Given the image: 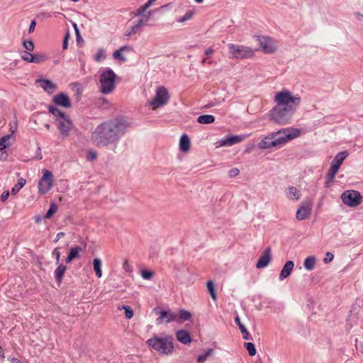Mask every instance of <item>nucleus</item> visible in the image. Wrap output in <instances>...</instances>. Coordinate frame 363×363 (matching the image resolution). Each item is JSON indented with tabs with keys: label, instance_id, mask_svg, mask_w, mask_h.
Returning <instances> with one entry per match:
<instances>
[{
	"label": "nucleus",
	"instance_id": "nucleus-24",
	"mask_svg": "<svg viewBox=\"0 0 363 363\" xmlns=\"http://www.w3.org/2000/svg\"><path fill=\"white\" fill-rule=\"evenodd\" d=\"M235 322L239 327V329L242 335V337L245 340H250L251 336L250 333L247 331L245 325L241 323L240 318L238 315H237L235 318Z\"/></svg>",
	"mask_w": 363,
	"mask_h": 363
},
{
	"label": "nucleus",
	"instance_id": "nucleus-44",
	"mask_svg": "<svg viewBox=\"0 0 363 363\" xmlns=\"http://www.w3.org/2000/svg\"><path fill=\"white\" fill-rule=\"evenodd\" d=\"M216 147H221L225 146H230L228 138L218 140L216 143Z\"/></svg>",
	"mask_w": 363,
	"mask_h": 363
},
{
	"label": "nucleus",
	"instance_id": "nucleus-58",
	"mask_svg": "<svg viewBox=\"0 0 363 363\" xmlns=\"http://www.w3.org/2000/svg\"><path fill=\"white\" fill-rule=\"evenodd\" d=\"M73 27L74 28L75 33H76V35H77V40L78 41L81 38L80 34H79V29L77 28V25L76 23H73Z\"/></svg>",
	"mask_w": 363,
	"mask_h": 363
},
{
	"label": "nucleus",
	"instance_id": "nucleus-1",
	"mask_svg": "<svg viewBox=\"0 0 363 363\" xmlns=\"http://www.w3.org/2000/svg\"><path fill=\"white\" fill-rule=\"evenodd\" d=\"M130 128L125 119L116 118L99 125L91 134V141L98 147H107L118 142Z\"/></svg>",
	"mask_w": 363,
	"mask_h": 363
},
{
	"label": "nucleus",
	"instance_id": "nucleus-15",
	"mask_svg": "<svg viewBox=\"0 0 363 363\" xmlns=\"http://www.w3.org/2000/svg\"><path fill=\"white\" fill-rule=\"evenodd\" d=\"M57 121L58 128L60 130L61 134L65 137L68 136L72 128L71 120L66 116Z\"/></svg>",
	"mask_w": 363,
	"mask_h": 363
},
{
	"label": "nucleus",
	"instance_id": "nucleus-51",
	"mask_svg": "<svg viewBox=\"0 0 363 363\" xmlns=\"http://www.w3.org/2000/svg\"><path fill=\"white\" fill-rule=\"evenodd\" d=\"M333 258H334L333 255L331 252H328L325 254V257L323 259V262L325 263L330 262L333 261Z\"/></svg>",
	"mask_w": 363,
	"mask_h": 363
},
{
	"label": "nucleus",
	"instance_id": "nucleus-18",
	"mask_svg": "<svg viewBox=\"0 0 363 363\" xmlns=\"http://www.w3.org/2000/svg\"><path fill=\"white\" fill-rule=\"evenodd\" d=\"M273 147H277L276 140L274 139L273 133H271L264 137L259 143L258 147L259 149H269Z\"/></svg>",
	"mask_w": 363,
	"mask_h": 363
},
{
	"label": "nucleus",
	"instance_id": "nucleus-21",
	"mask_svg": "<svg viewBox=\"0 0 363 363\" xmlns=\"http://www.w3.org/2000/svg\"><path fill=\"white\" fill-rule=\"evenodd\" d=\"M36 83L50 94H52L56 88L55 84L48 79H37Z\"/></svg>",
	"mask_w": 363,
	"mask_h": 363
},
{
	"label": "nucleus",
	"instance_id": "nucleus-46",
	"mask_svg": "<svg viewBox=\"0 0 363 363\" xmlns=\"http://www.w3.org/2000/svg\"><path fill=\"white\" fill-rule=\"evenodd\" d=\"M33 54L30 53L28 51H22L21 52V58L27 62H30V57H33Z\"/></svg>",
	"mask_w": 363,
	"mask_h": 363
},
{
	"label": "nucleus",
	"instance_id": "nucleus-30",
	"mask_svg": "<svg viewBox=\"0 0 363 363\" xmlns=\"http://www.w3.org/2000/svg\"><path fill=\"white\" fill-rule=\"evenodd\" d=\"M191 317V314L190 312H189L186 310L181 309L179 311V314H177V319H178L177 322L182 323L185 320H189Z\"/></svg>",
	"mask_w": 363,
	"mask_h": 363
},
{
	"label": "nucleus",
	"instance_id": "nucleus-36",
	"mask_svg": "<svg viewBox=\"0 0 363 363\" xmlns=\"http://www.w3.org/2000/svg\"><path fill=\"white\" fill-rule=\"evenodd\" d=\"M193 15H194L193 11H188L186 12V13L183 16L177 18V21L179 23H184L186 21L190 20L193 17Z\"/></svg>",
	"mask_w": 363,
	"mask_h": 363
},
{
	"label": "nucleus",
	"instance_id": "nucleus-64",
	"mask_svg": "<svg viewBox=\"0 0 363 363\" xmlns=\"http://www.w3.org/2000/svg\"><path fill=\"white\" fill-rule=\"evenodd\" d=\"M123 268L125 271H128V269H129V264L128 263L127 261H125L124 263H123Z\"/></svg>",
	"mask_w": 363,
	"mask_h": 363
},
{
	"label": "nucleus",
	"instance_id": "nucleus-38",
	"mask_svg": "<svg viewBox=\"0 0 363 363\" xmlns=\"http://www.w3.org/2000/svg\"><path fill=\"white\" fill-rule=\"evenodd\" d=\"M57 209H58V207L56 203H51L50 208L48 209V211H47V213L45 216V218H51L52 216V215L57 212Z\"/></svg>",
	"mask_w": 363,
	"mask_h": 363
},
{
	"label": "nucleus",
	"instance_id": "nucleus-33",
	"mask_svg": "<svg viewBox=\"0 0 363 363\" xmlns=\"http://www.w3.org/2000/svg\"><path fill=\"white\" fill-rule=\"evenodd\" d=\"M106 58V53L105 50L103 48H100L97 50L96 53L94 56V60L96 62H100L101 60H104Z\"/></svg>",
	"mask_w": 363,
	"mask_h": 363
},
{
	"label": "nucleus",
	"instance_id": "nucleus-27",
	"mask_svg": "<svg viewBox=\"0 0 363 363\" xmlns=\"http://www.w3.org/2000/svg\"><path fill=\"white\" fill-rule=\"evenodd\" d=\"M215 121L213 115H201L197 118V122L201 124H211Z\"/></svg>",
	"mask_w": 363,
	"mask_h": 363
},
{
	"label": "nucleus",
	"instance_id": "nucleus-52",
	"mask_svg": "<svg viewBox=\"0 0 363 363\" xmlns=\"http://www.w3.org/2000/svg\"><path fill=\"white\" fill-rule=\"evenodd\" d=\"M148 6H146L145 4L143 6H140L137 11L138 16H143L145 11L148 9Z\"/></svg>",
	"mask_w": 363,
	"mask_h": 363
},
{
	"label": "nucleus",
	"instance_id": "nucleus-22",
	"mask_svg": "<svg viewBox=\"0 0 363 363\" xmlns=\"http://www.w3.org/2000/svg\"><path fill=\"white\" fill-rule=\"evenodd\" d=\"M176 337L181 343L186 345L191 342L189 332L184 330H179L176 333Z\"/></svg>",
	"mask_w": 363,
	"mask_h": 363
},
{
	"label": "nucleus",
	"instance_id": "nucleus-13",
	"mask_svg": "<svg viewBox=\"0 0 363 363\" xmlns=\"http://www.w3.org/2000/svg\"><path fill=\"white\" fill-rule=\"evenodd\" d=\"M312 203L310 201H303L296 213L298 220H303L308 218L311 213Z\"/></svg>",
	"mask_w": 363,
	"mask_h": 363
},
{
	"label": "nucleus",
	"instance_id": "nucleus-40",
	"mask_svg": "<svg viewBox=\"0 0 363 363\" xmlns=\"http://www.w3.org/2000/svg\"><path fill=\"white\" fill-rule=\"evenodd\" d=\"M11 135H6L0 138V150H4L9 144L7 141L11 138Z\"/></svg>",
	"mask_w": 363,
	"mask_h": 363
},
{
	"label": "nucleus",
	"instance_id": "nucleus-53",
	"mask_svg": "<svg viewBox=\"0 0 363 363\" xmlns=\"http://www.w3.org/2000/svg\"><path fill=\"white\" fill-rule=\"evenodd\" d=\"M52 254L55 256L56 264H58L59 262H60V255H61V253H60L59 249L58 248H55L53 250Z\"/></svg>",
	"mask_w": 363,
	"mask_h": 363
},
{
	"label": "nucleus",
	"instance_id": "nucleus-57",
	"mask_svg": "<svg viewBox=\"0 0 363 363\" xmlns=\"http://www.w3.org/2000/svg\"><path fill=\"white\" fill-rule=\"evenodd\" d=\"M35 26H36V23H35V21L34 20H33L30 22V26H29V29H28V33H32L34 31Z\"/></svg>",
	"mask_w": 363,
	"mask_h": 363
},
{
	"label": "nucleus",
	"instance_id": "nucleus-39",
	"mask_svg": "<svg viewBox=\"0 0 363 363\" xmlns=\"http://www.w3.org/2000/svg\"><path fill=\"white\" fill-rule=\"evenodd\" d=\"M82 252V248L79 246L71 247L69 250V255L74 258L76 259L79 257L80 252Z\"/></svg>",
	"mask_w": 363,
	"mask_h": 363
},
{
	"label": "nucleus",
	"instance_id": "nucleus-25",
	"mask_svg": "<svg viewBox=\"0 0 363 363\" xmlns=\"http://www.w3.org/2000/svg\"><path fill=\"white\" fill-rule=\"evenodd\" d=\"M67 269V267L62 264H58L54 274L56 281L60 284L62 281L64 274Z\"/></svg>",
	"mask_w": 363,
	"mask_h": 363
},
{
	"label": "nucleus",
	"instance_id": "nucleus-11",
	"mask_svg": "<svg viewBox=\"0 0 363 363\" xmlns=\"http://www.w3.org/2000/svg\"><path fill=\"white\" fill-rule=\"evenodd\" d=\"M53 185L52 173L47 169L43 170V175L38 182V191L44 194L48 192Z\"/></svg>",
	"mask_w": 363,
	"mask_h": 363
},
{
	"label": "nucleus",
	"instance_id": "nucleus-19",
	"mask_svg": "<svg viewBox=\"0 0 363 363\" xmlns=\"http://www.w3.org/2000/svg\"><path fill=\"white\" fill-rule=\"evenodd\" d=\"M53 101L59 106L65 108L71 107V101L69 96L65 93H60L53 97Z\"/></svg>",
	"mask_w": 363,
	"mask_h": 363
},
{
	"label": "nucleus",
	"instance_id": "nucleus-62",
	"mask_svg": "<svg viewBox=\"0 0 363 363\" xmlns=\"http://www.w3.org/2000/svg\"><path fill=\"white\" fill-rule=\"evenodd\" d=\"M155 1L156 0H148L147 2L145 4L146 6H148L150 8Z\"/></svg>",
	"mask_w": 363,
	"mask_h": 363
},
{
	"label": "nucleus",
	"instance_id": "nucleus-45",
	"mask_svg": "<svg viewBox=\"0 0 363 363\" xmlns=\"http://www.w3.org/2000/svg\"><path fill=\"white\" fill-rule=\"evenodd\" d=\"M23 48L27 51H33L34 50V43L31 40H26L23 43Z\"/></svg>",
	"mask_w": 363,
	"mask_h": 363
},
{
	"label": "nucleus",
	"instance_id": "nucleus-20",
	"mask_svg": "<svg viewBox=\"0 0 363 363\" xmlns=\"http://www.w3.org/2000/svg\"><path fill=\"white\" fill-rule=\"evenodd\" d=\"M294 267V263L293 261H287L284 265L280 274H279V279L281 281L287 278L291 273L292 272Z\"/></svg>",
	"mask_w": 363,
	"mask_h": 363
},
{
	"label": "nucleus",
	"instance_id": "nucleus-47",
	"mask_svg": "<svg viewBox=\"0 0 363 363\" xmlns=\"http://www.w3.org/2000/svg\"><path fill=\"white\" fill-rule=\"evenodd\" d=\"M139 30H140V29L138 28V26L136 25H134L133 26H132L130 29H128L126 31L125 35L130 36L132 35L137 33L138 32H139Z\"/></svg>",
	"mask_w": 363,
	"mask_h": 363
},
{
	"label": "nucleus",
	"instance_id": "nucleus-37",
	"mask_svg": "<svg viewBox=\"0 0 363 363\" xmlns=\"http://www.w3.org/2000/svg\"><path fill=\"white\" fill-rule=\"evenodd\" d=\"M244 347L247 350L250 356H255L256 354V349L252 342H245Z\"/></svg>",
	"mask_w": 363,
	"mask_h": 363
},
{
	"label": "nucleus",
	"instance_id": "nucleus-41",
	"mask_svg": "<svg viewBox=\"0 0 363 363\" xmlns=\"http://www.w3.org/2000/svg\"><path fill=\"white\" fill-rule=\"evenodd\" d=\"M45 59V56L40 54L33 55V57H30V62L33 63H40L44 61Z\"/></svg>",
	"mask_w": 363,
	"mask_h": 363
},
{
	"label": "nucleus",
	"instance_id": "nucleus-5",
	"mask_svg": "<svg viewBox=\"0 0 363 363\" xmlns=\"http://www.w3.org/2000/svg\"><path fill=\"white\" fill-rule=\"evenodd\" d=\"M294 113L292 111L275 105L270 111V116L277 123L284 125L290 121Z\"/></svg>",
	"mask_w": 363,
	"mask_h": 363
},
{
	"label": "nucleus",
	"instance_id": "nucleus-61",
	"mask_svg": "<svg viewBox=\"0 0 363 363\" xmlns=\"http://www.w3.org/2000/svg\"><path fill=\"white\" fill-rule=\"evenodd\" d=\"M213 52V49L208 48L205 51V54L208 56L211 55Z\"/></svg>",
	"mask_w": 363,
	"mask_h": 363
},
{
	"label": "nucleus",
	"instance_id": "nucleus-35",
	"mask_svg": "<svg viewBox=\"0 0 363 363\" xmlns=\"http://www.w3.org/2000/svg\"><path fill=\"white\" fill-rule=\"evenodd\" d=\"M245 138V137L244 135H232L228 137L230 146L242 141Z\"/></svg>",
	"mask_w": 363,
	"mask_h": 363
},
{
	"label": "nucleus",
	"instance_id": "nucleus-4",
	"mask_svg": "<svg viewBox=\"0 0 363 363\" xmlns=\"http://www.w3.org/2000/svg\"><path fill=\"white\" fill-rule=\"evenodd\" d=\"M116 74L111 68H105L99 72L100 91L109 94L116 88Z\"/></svg>",
	"mask_w": 363,
	"mask_h": 363
},
{
	"label": "nucleus",
	"instance_id": "nucleus-3",
	"mask_svg": "<svg viewBox=\"0 0 363 363\" xmlns=\"http://www.w3.org/2000/svg\"><path fill=\"white\" fill-rule=\"evenodd\" d=\"M277 106L286 108L294 112L301 103V97L298 94L294 95L289 90L284 89L275 94L274 97Z\"/></svg>",
	"mask_w": 363,
	"mask_h": 363
},
{
	"label": "nucleus",
	"instance_id": "nucleus-9",
	"mask_svg": "<svg viewBox=\"0 0 363 363\" xmlns=\"http://www.w3.org/2000/svg\"><path fill=\"white\" fill-rule=\"evenodd\" d=\"M230 52L236 59L250 58L254 55V51L249 47L237 45L233 43L228 44Z\"/></svg>",
	"mask_w": 363,
	"mask_h": 363
},
{
	"label": "nucleus",
	"instance_id": "nucleus-43",
	"mask_svg": "<svg viewBox=\"0 0 363 363\" xmlns=\"http://www.w3.org/2000/svg\"><path fill=\"white\" fill-rule=\"evenodd\" d=\"M213 349H208L204 354L198 357L197 361L199 362H203L213 352Z\"/></svg>",
	"mask_w": 363,
	"mask_h": 363
},
{
	"label": "nucleus",
	"instance_id": "nucleus-7",
	"mask_svg": "<svg viewBox=\"0 0 363 363\" xmlns=\"http://www.w3.org/2000/svg\"><path fill=\"white\" fill-rule=\"evenodd\" d=\"M300 130L296 128H286L277 132H273L276 145L279 146L286 142L297 138L300 135Z\"/></svg>",
	"mask_w": 363,
	"mask_h": 363
},
{
	"label": "nucleus",
	"instance_id": "nucleus-6",
	"mask_svg": "<svg viewBox=\"0 0 363 363\" xmlns=\"http://www.w3.org/2000/svg\"><path fill=\"white\" fill-rule=\"evenodd\" d=\"M348 156V153L346 151H342L337 153L333 160L332 161L331 165L328 169V174L326 176V185L328 186L329 184L333 182L335 177L342 165L345 159Z\"/></svg>",
	"mask_w": 363,
	"mask_h": 363
},
{
	"label": "nucleus",
	"instance_id": "nucleus-55",
	"mask_svg": "<svg viewBox=\"0 0 363 363\" xmlns=\"http://www.w3.org/2000/svg\"><path fill=\"white\" fill-rule=\"evenodd\" d=\"M69 38V33H67L64 38V40H63V43H62V48L64 50H66L67 48Z\"/></svg>",
	"mask_w": 363,
	"mask_h": 363
},
{
	"label": "nucleus",
	"instance_id": "nucleus-42",
	"mask_svg": "<svg viewBox=\"0 0 363 363\" xmlns=\"http://www.w3.org/2000/svg\"><path fill=\"white\" fill-rule=\"evenodd\" d=\"M141 277L145 280H150L154 275V272L143 269L140 272Z\"/></svg>",
	"mask_w": 363,
	"mask_h": 363
},
{
	"label": "nucleus",
	"instance_id": "nucleus-23",
	"mask_svg": "<svg viewBox=\"0 0 363 363\" xmlns=\"http://www.w3.org/2000/svg\"><path fill=\"white\" fill-rule=\"evenodd\" d=\"M190 139L189 136L186 134H184L181 136L180 140H179V148L180 150L186 152L189 150L190 149Z\"/></svg>",
	"mask_w": 363,
	"mask_h": 363
},
{
	"label": "nucleus",
	"instance_id": "nucleus-59",
	"mask_svg": "<svg viewBox=\"0 0 363 363\" xmlns=\"http://www.w3.org/2000/svg\"><path fill=\"white\" fill-rule=\"evenodd\" d=\"M65 236V233L60 232L57 234L56 238L55 239L54 242H57L60 238Z\"/></svg>",
	"mask_w": 363,
	"mask_h": 363
},
{
	"label": "nucleus",
	"instance_id": "nucleus-29",
	"mask_svg": "<svg viewBox=\"0 0 363 363\" xmlns=\"http://www.w3.org/2000/svg\"><path fill=\"white\" fill-rule=\"evenodd\" d=\"M48 109L49 112L56 118L57 121H59L66 116V115L62 111L54 106H50Z\"/></svg>",
	"mask_w": 363,
	"mask_h": 363
},
{
	"label": "nucleus",
	"instance_id": "nucleus-31",
	"mask_svg": "<svg viewBox=\"0 0 363 363\" xmlns=\"http://www.w3.org/2000/svg\"><path fill=\"white\" fill-rule=\"evenodd\" d=\"M206 287L208 293L210 294L213 300L216 301L217 299L216 291L215 289L214 283L212 280H209L206 284Z\"/></svg>",
	"mask_w": 363,
	"mask_h": 363
},
{
	"label": "nucleus",
	"instance_id": "nucleus-16",
	"mask_svg": "<svg viewBox=\"0 0 363 363\" xmlns=\"http://www.w3.org/2000/svg\"><path fill=\"white\" fill-rule=\"evenodd\" d=\"M285 196L287 199L291 201H298L301 197V191L294 186H289L285 189Z\"/></svg>",
	"mask_w": 363,
	"mask_h": 363
},
{
	"label": "nucleus",
	"instance_id": "nucleus-8",
	"mask_svg": "<svg viewBox=\"0 0 363 363\" xmlns=\"http://www.w3.org/2000/svg\"><path fill=\"white\" fill-rule=\"evenodd\" d=\"M169 99V95L167 89L164 86H159L155 92V96L150 102V106L152 110L164 106L167 104Z\"/></svg>",
	"mask_w": 363,
	"mask_h": 363
},
{
	"label": "nucleus",
	"instance_id": "nucleus-54",
	"mask_svg": "<svg viewBox=\"0 0 363 363\" xmlns=\"http://www.w3.org/2000/svg\"><path fill=\"white\" fill-rule=\"evenodd\" d=\"M148 19H149V16H148V17H147L146 21H144V20H143V19H140V20L137 22V23H136L135 25L138 26V28L139 29H140V28H142L143 26H145L147 24V22Z\"/></svg>",
	"mask_w": 363,
	"mask_h": 363
},
{
	"label": "nucleus",
	"instance_id": "nucleus-56",
	"mask_svg": "<svg viewBox=\"0 0 363 363\" xmlns=\"http://www.w3.org/2000/svg\"><path fill=\"white\" fill-rule=\"evenodd\" d=\"M9 196V191H4L1 196V201H3V202L6 201L8 199Z\"/></svg>",
	"mask_w": 363,
	"mask_h": 363
},
{
	"label": "nucleus",
	"instance_id": "nucleus-63",
	"mask_svg": "<svg viewBox=\"0 0 363 363\" xmlns=\"http://www.w3.org/2000/svg\"><path fill=\"white\" fill-rule=\"evenodd\" d=\"M74 259V258L69 254L67 259H66V262L67 263H69L71 262L72 260Z\"/></svg>",
	"mask_w": 363,
	"mask_h": 363
},
{
	"label": "nucleus",
	"instance_id": "nucleus-50",
	"mask_svg": "<svg viewBox=\"0 0 363 363\" xmlns=\"http://www.w3.org/2000/svg\"><path fill=\"white\" fill-rule=\"evenodd\" d=\"M239 173H240V170L238 168H233L229 170L228 176L230 177H235L239 174Z\"/></svg>",
	"mask_w": 363,
	"mask_h": 363
},
{
	"label": "nucleus",
	"instance_id": "nucleus-26",
	"mask_svg": "<svg viewBox=\"0 0 363 363\" xmlns=\"http://www.w3.org/2000/svg\"><path fill=\"white\" fill-rule=\"evenodd\" d=\"M315 263V257L314 256H310L305 259L303 262V267L308 271H311L314 269Z\"/></svg>",
	"mask_w": 363,
	"mask_h": 363
},
{
	"label": "nucleus",
	"instance_id": "nucleus-34",
	"mask_svg": "<svg viewBox=\"0 0 363 363\" xmlns=\"http://www.w3.org/2000/svg\"><path fill=\"white\" fill-rule=\"evenodd\" d=\"M26 179H24L23 178L19 179L18 181V184L14 185V186L12 187L11 191V194H17L20 191V189L24 186V185L26 184Z\"/></svg>",
	"mask_w": 363,
	"mask_h": 363
},
{
	"label": "nucleus",
	"instance_id": "nucleus-28",
	"mask_svg": "<svg viewBox=\"0 0 363 363\" xmlns=\"http://www.w3.org/2000/svg\"><path fill=\"white\" fill-rule=\"evenodd\" d=\"M101 266V260L99 258H94L93 260V267L98 278H101L102 277Z\"/></svg>",
	"mask_w": 363,
	"mask_h": 363
},
{
	"label": "nucleus",
	"instance_id": "nucleus-17",
	"mask_svg": "<svg viewBox=\"0 0 363 363\" xmlns=\"http://www.w3.org/2000/svg\"><path fill=\"white\" fill-rule=\"evenodd\" d=\"M271 259H272V257H271L270 249L267 248L263 252L261 257L259 258V259L256 264V267L257 269H262V268L266 267L270 262Z\"/></svg>",
	"mask_w": 363,
	"mask_h": 363
},
{
	"label": "nucleus",
	"instance_id": "nucleus-10",
	"mask_svg": "<svg viewBox=\"0 0 363 363\" xmlns=\"http://www.w3.org/2000/svg\"><path fill=\"white\" fill-rule=\"evenodd\" d=\"M344 204L350 207H356L362 203V196L359 191L355 190H347L341 196Z\"/></svg>",
	"mask_w": 363,
	"mask_h": 363
},
{
	"label": "nucleus",
	"instance_id": "nucleus-48",
	"mask_svg": "<svg viewBox=\"0 0 363 363\" xmlns=\"http://www.w3.org/2000/svg\"><path fill=\"white\" fill-rule=\"evenodd\" d=\"M126 318L130 319L133 316V311L130 306L124 307Z\"/></svg>",
	"mask_w": 363,
	"mask_h": 363
},
{
	"label": "nucleus",
	"instance_id": "nucleus-32",
	"mask_svg": "<svg viewBox=\"0 0 363 363\" xmlns=\"http://www.w3.org/2000/svg\"><path fill=\"white\" fill-rule=\"evenodd\" d=\"M123 50H130V48L128 46H123L119 48L118 50H116L113 52V56L116 59H118L122 61H125V58L124 56L121 54V52Z\"/></svg>",
	"mask_w": 363,
	"mask_h": 363
},
{
	"label": "nucleus",
	"instance_id": "nucleus-60",
	"mask_svg": "<svg viewBox=\"0 0 363 363\" xmlns=\"http://www.w3.org/2000/svg\"><path fill=\"white\" fill-rule=\"evenodd\" d=\"M355 16H356V18H357L358 20H359V21L363 20V14H362V13H360L357 12V13H355Z\"/></svg>",
	"mask_w": 363,
	"mask_h": 363
},
{
	"label": "nucleus",
	"instance_id": "nucleus-49",
	"mask_svg": "<svg viewBox=\"0 0 363 363\" xmlns=\"http://www.w3.org/2000/svg\"><path fill=\"white\" fill-rule=\"evenodd\" d=\"M86 158L89 161H94L97 158V153L96 151H89L87 153Z\"/></svg>",
	"mask_w": 363,
	"mask_h": 363
},
{
	"label": "nucleus",
	"instance_id": "nucleus-12",
	"mask_svg": "<svg viewBox=\"0 0 363 363\" xmlns=\"http://www.w3.org/2000/svg\"><path fill=\"white\" fill-rule=\"evenodd\" d=\"M257 40L260 48L265 53H273L276 51L277 44L272 38L267 36H259Z\"/></svg>",
	"mask_w": 363,
	"mask_h": 363
},
{
	"label": "nucleus",
	"instance_id": "nucleus-14",
	"mask_svg": "<svg viewBox=\"0 0 363 363\" xmlns=\"http://www.w3.org/2000/svg\"><path fill=\"white\" fill-rule=\"evenodd\" d=\"M173 321H178L177 314L171 311L163 310L160 312V316L156 319L157 325L162 323H169Z\"/></svg>",
	"mask_w": 363,
	"mask_h": 363
},
{
	"label": "nucleus",
	"instance_id": "nucleus-2",
	"mask_svg": "<svg viewBox=\"0 0 363 363\" xmlns=\"http://www.w3.org/2000/svg\"><path fill=\"white\" fill-rule=\"evenodd\" d=\"M147 346L160 355H170L173 352V337L170 335H155L146 341Z\"/></svg>",
	"mask_w": 363,
	"mask_h": 363
}]
</instances>
